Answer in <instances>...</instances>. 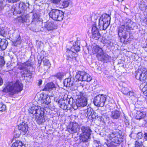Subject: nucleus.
<instances>
[{
	"mask_svg": "<svg viewBox=\"0 0 147 147\" xmlns=\"http://www.w3.org/2000/svg\"><path fill=\"white\" fill-rule=\"evenodd\" d=\"M28 111L33 115H35L36 121L39 124L44 123L47 119V117L44 115L46 109L44 108L33 105L29 108Z\"/></svg>",
	"mask_w": 147,
	"mask_h": 147,
	"instance_id": "nucleus-1",
	"label": "nucleus"
},
{
	"mask_svg": "<svg viewBox=\"0 0 147 147\" xmlns=\"http://www.w3.org/2000/svg\"><path fill=\"white\" fill-rule=\"evenodd\" d=\"M27 3L28 5L22 2H20L18 6L17 5L16 7L14 5L13 6L11 10L14 15L16 16L18 14L22 15V19L23 22L27 21V19L25 14H27L26 10L28 7L29 3Z\"/></svg>",
	"mask_w": 147,
	"mask_h": 147,
	"instance_id": "nucleus-2",
	"label": "nucleus"
},
{
	"mask_svg": "<svg viewBox=\"0 0 147 147\" xmlns=\"http://www.w3.org/2000/svg\"><path fill=\"white\" fill-rule=\"evenodd\" d=\"M131 21L128 18L123 20L122 23L118 28V34L119 37H122L126 39L127 37L128 30H130L131 27Z\"/></svg>",
	"mask_w": 147,
	"mask_h": 147,
	"instance_id": "nucleus-3",
	"label": "nucleus"
},
{
	"mask_svg": "<svg viewBox=\"0 0 147 147\" xmlns=\"http://www.w3.org/2000/svg\"><path fill=\"white\" fill-rule=\"evenodd\" d=\"M23 86L21 83L16 82L13 84L9 82L7 84V85L3 90V92H9L12 95L21 92L22 90Z\"/></svg>",
	"mask_w": 147,
	"mask_h": 147,
	"instance_id": "nucleus-4",
	"label": "nucleus"
},
{
	"mask_svg": "<svg viewBox=\"0 0 147 147\" xmlns=\"http://www.w3.org/2000/svg\"><path fill=\"white\" fill-rule=\"evenodd\" d=\"M92 53L94 54L96 53V56L98 60L106 62L109 60V57L107 54L104 53L102 48L96 45L94 46L92 50Z\"/></svg>",
	"mask_w": 147,
	"mask_h": 147,
	"instance_id": "nucleus-5",
	"label": "nucleus"
},
{
	"mask_svg": "<svg viewBox=\"0 0 147 147\" xmlns=\"http://www.w3.org/2000/svg\"><path fill=\"white\" fill-rule=\"evenodd\" d=\"M81 132L80 136V140L83 142H87L90 139V136L92 131L88 126H83L80 128Z\"/></svg>",
	"mask_w": 147,
	"mask_h": 147,
	"instance_id": "nucleus-6",
	"label": "nucleus"
},
{
	"mask_svg": "<svg viewBox=\"0 0 147 147\" xmlns=\"http://www.w3.org/2000/svg\"><path fill=\"white\" fill-rule=\"evenodd\" d=\"M111 20V17L108 14H104L99 20V26L100 30H105L109 26Z\"/></svg>",
	"mask_w": 147,
	"mask_h": 147,
	"instance_id": "nucleus-7",
	"label": "nucleus"
},
{
	"mask_svg": "<svg viewBox=\"0 0 147 147\" xmlns=\"http://www.w3.org/2000/svg\"><path fill=\"white\" fill-rule=\"evenodd\" d=\"M135 76L136 79L140 80L143 83H145L147 81V70L144 67L141 68L136 71Z\"/></svg>",
	"mask_w": 147,
	"mask_h": 147,
	"instance_id": "nucleus-8",
	"label": "nucleus"
},
{
	"mask_svg": "<svg viewBox=\"0 0 147 147\" xmlns=\"http://www.w3.org/2000/svg\"><path fill=\"white\" fill-rule=\"evenodd\" d=\"M78 96L76 102L77 107L81 108L86 106L87 104V100L85 93L80 92Z\"/></svg>",
	"mask_w": 147,
	"mask_h": 147,
	"instance_id": "nucleus-9",
	"label": "nucleus"
},
{
	"mask_svg": "<svg viewBox=\"0 0 147 147\" xmlns=\"http://www.w3.org/2000/svg\"><path fill=\"white\" fill-rule=\"evenodd\" d=\"M49 15L53 20L58 21H62L64 17V13L56 9H52L49 13Z\"/></svg>",
	"mask_w": 147,
	"mask_h": 147,
	"instance_id": "nucleus-10",
	"label": "nucleus"
},
{
	"mask_svg": "<svg viewBox=\"0 0 147 147\" xmlns=\"http://www.w3.org/2000/svg\"><path fill=\"white\" fill-rule=\"evenodd\" d=\"M75 78L76 81H90L92 77L90 75L83 71H78L76 75Z\"/></svg>",
	"mask_w": 147,
	"mask_h": 147,
	"instance_id": "nucleus-11",
	"label": "nucleus"
},
{
	"mask_svg": "<svg viewBox=\"0 0 147 147\" xmlns=\"http://www.w3.org/2000/svg\"><path fill=\"white\" fill-rule=\"evenodd\" d=\"M106 100V95L99 94L94 97L93 102L95 106L102 107L104 106Z\"/></svg>",
	"mask_w": 147,
	"mask_h": 147,
	"instance_id": "nucleus-12",
	"label": "nucleus"
},
{
	"mask_svg": "<svg viewBox=\"0 0 147 147\" xmlns=\"http://www.w3.org/2000/svg\"><path fill=\"white\" fill-rule=\"evenodd\" d=\"M108 137L112 142L118 144H120L123 141L122 139L121 135L116 134L115 133L114 134L113 132L109 134Z\"/></svg>",
	"mask_w": 147,
	"mask_h": 147,
	"instance_id": "nucleus-13",
	"label": "nucleus"
},
{
	"mask_svg": "<svg viewBox=\"0 0 147 147\" xmlns=\"http://www.w3.org/2000/svg\"><path fill=\"white\" fill-rule=\"evenodd\" d=\"M91 32L92 38L97 40L100 37L101 35L99 33L96 27V25L95 23L93 24L92 26Z\"/></svg>",
	"mask_w": 147,
	"mask_h": 147,
	"instance_id": "nucleus-14",
	"label": "nucleus"
},
{
	"mask_svg": "<svg viewBox=\"0 0 147 147\" xmlns=\"http://www.w3.org/2000/svg\"><path fill=\"white\" fill-rule=\"evenodd\" d=\"M67 130L71 134L76 133L79 130V126L76 122H70L67 128Z\"/></svg>",
	"mask_w": 147,
	"mask_h": 147,
	"instance_id": "nucleus-15",
	"label": "nucleus"
},
{
	"mask_svg": "<svg viewBox=\"0 0 147 147\" xmlns=\"http://www.w3.org/2000/svg\"><path fill=\"white\" fill-rule=\"evenodd\" d=\"M28 127L27 124L24 122H22L18 126L19 130L20 131V133L25 135L26 134L28 131Z\"/></svg>",
	"mask_w": 147,
	"mask_h": 147,
	"instance_id": "nucleus-16",
	"label": "nucleus"
},
{
	"mask_svg": "<svg viewBox=\"0 0 147 147\" xmlns=\"http://www.w3.org/2000/svg\"><path fill=\"white\" fill-rule=\"evenodd\" d=\"M41 102L43 104L48 105L51 102L50 97L46 94H42L40 96Z\"/></svg>",
	"mask_w": 147,
	"mask_h": 147,
	"instance_id": "nucleus-17",
	"label": "nucleus"
},
{
	"mask_svg": "<svg viewBox=\"0 0 147 147\" xmlns=\"http://www.w3.org/2000/svg\"><path fill=\"white\" fill-rule=\"evenodd\" d=\"M74 79V78H66L63 81L64 85L67 87H70L73 85Z\"/></svg>",
	"mask_w": 147,
	"mask_h": 147,
	"instance_id": "nucleus-18",
	"label": "nucleus"
},
{
	"mask_svg": "<svg viewBox=\"0 0 147 147\" xmlns=\"http://www.w3.org/2000/svg\"><path fill=\"white\" fill-rule=\"evenodd\" d=\"M86 114L87 116H91V117L93 119H96V117L98 118L97 117L98 115V114L94 112L93 109L90 108H88Z\"/></svg>",
	"mask_w": 147,
	"mask_h": 147,
	"instance_id": "nucleus-19",
	"label": "nucleus"
},
{
	"mask_svg": "<svg viewBox=\"0 0 147 147\" xmlns=\"http://www.w3.org/2000/svg\"><path fill=\"white\" fill-rule=\"evenodd\" d=\"M57 88L55 86V85L52 82L48 83L45 86L43 90L44 91H50L52 90H56Z\"/></svg>",
	"mask_w": 147,
	"mask_h": 147,
	"instance_id": "nucleus-20",
	"label": "nucleus"
},
{
	"mask_svg": "<svg viewBox=\"0 0 147 147\" xmlns=\"http://www.w3.org/2000/svg\"><path fill=\"white\" fill-rule=\"evenodd\" d=\"M8 44L7 41L4 38H0V50H4L6 48Z\"/></svg>",
	"mask_w": 147,
	"mask_h": 147,
	"instance_id": "nucleus-21",
	"label": "nucleus"
},
{
	"mask_svg": "<svg viewBox=\"0 0 147 147\" xmlns=\"http://www.w3.org/2000/svg\"><path fill=\"white\" fill-rule=\"evenodd\" d=\"M67 52V57L72 59L74 58L75 59H76V57L78 55L76 52L72 50L71 49H68Z\"/></svg>",
	"mask_w": 147,
	"mask_h": 147,
	"instance_id": "nucleus-22",
	"label": "nucleus"
},
{
	"mask_svg": "<svg viewBox=\"0 0 147 147\" xmlns=\"http://www.w3.org/2000/svg\"><path fill=\"white\" fill-rule=\"evenodd\" d=\"M45 27L49 30H52L55 28V25L53 23L51 22H49L45 23Z\"/></svg>",
	"mask_w": 147,
	"mask_h": 147,
	"instance_id": "nucleus-23",
	"label": "nucleus"
},
{
	"mask_svg": "<svg viewBox=\"0 0 147 147\" xmlns=\"http://www.w3.org/2000/svg\"><path fill=\"white\" fill-rule=\"evenodd\" d=\"M128 89L127 88L125 89V90L123 91V94L127 96L130 97H131L132 99H133V98L135 97L134 93L133 91H128Z\"/></svg>",
	"mask_w": 147,
	"mask_h": 147,
	"instance_id": "nucleus-24",
	"label": "nucleus"
},
{
	"mask_svg": "<svg viewBox=\"0 0 147 147\" xmlns=\"http://www.w3.org/2000/svg\"><path fill=\"white\" fill-rule=\"evenodd\" d=\"M120 115V112L117 110H115L112 112L111 117L113 119H117L119 118Z\"/></svg>",
	"mask_w": 147,
	"mask_h": 147,
	"instance_id": "nucleus-25",
	"label": "nucleus"
},
{
	"mask_svg": "<svg viewBox=\"0 0 147 147\" xmlns=\"http://www.w3.org/2000/svg\"><path fill=\"white\" fill-rule=\"evenodd\" d=\"M146 116V113L145 112L140 111H137L136 119H137L140 120L143 119Z\"/></svg>",
	"mask_w": 147,
	"mask_h": 147,
	"instance_id": "nucleus-26",
	"label": "nucleus"
},
{
	"mask_svg": "<svg viewBox=\"0 0 147 147\" xmlns=\"http://www.w3.org/2000/svg\"><path fill=\"white\" fill-rule=\"evenodd\" d=\"M77 43H78V42H76L75 44H74L70 48L72 50L76 52V53L80 50V47Z\"/></svg>",
	"mask_w": 147,
	"mask_h": 147,
	"instance_id": "nucleus-27",
	"label": "nucleus"
},
{
	"mask_svg": "<svg viewBox=\"0 0 147 147\" xmlns=\"http://www.w3.org/2000/svg\"><path fill=\"white\" fill-rule=\"evenodd\" d=\"M32 73L31 71L29 70H25L24 71L23 75L24 77H28L30 78L32 77Z\"/></svg>",
	"mask_w": 147,
	"mask_h": 147,
	"instance_id": "nucleus-28",
	"label": "nucleus"
},
{
	"mask_svg": "<svg viewBox=\"0 0 147 147\" xmlns=\"http://www.w3.org/2000/svg\"><path fill=\"white\" fill-rule=\"evenodd\" d=\"M23 67L27 69L29 68L30 67H31L32 65L31 62L30 61H28L23 64Z\"/></svg>",
	"mask_w": 147,
	"mask_h": 147,
	"instance_id": "nucleus-29",
	"label": "nucleus"
},
{
	"mask_svg": "<svg viewBox=\"0 0 147 147\" xmlns=\"http://www.w3.org/2000/svg\"><path fill=\"white\" fill-rule=\"evenodd\" d=\"M39 18V16L38 14H37L36 13L34 14L32 17V20H31V22L32 23L35 21H37L38 20Z\"/></svg>",
	"mask_w": 147,
	"mask_h": 147,
	"instance_id": "nucleus-30",
	"label": "nucleus"
},
{
	"mask_svg": "<svg viewBox=\"0 0 147 147\" xmlns=\"http://www.w3.org/2000/svg\"><path fill=\"white\" fill-rule=\"evenodd\" d=\"M42 61L44 65L47 66L48 67H50L51 64L48 59L43 58Z\"/></svg>",
	"mask_w": 147,
	"mask_h": 147,
	"instance_id": "nucleus-31",
	"label": "nucleus"
},
{
	"mask_svg": "<svg viewBox=\"0 0 147 147\" xmlns=\"http://www.w3.org/2000/svg\"><path fill=\"white\" fill-rule=\"evenodd\" d=\"M14 144L16 147H25V145L22 142L17 141Z\"/></svg>",
	"mask_w": 147,
	"mask_h": 147,
	"instance_id": "nucleus-32",
	"label": "nucleus"
},
{
	"mask_svg": "<svg viewBox=\"0 0 147 147\" xmlns=\"http://www.w3.org/2000/svg\"><path fill=\"white\" fill-rule=\"evenodd\" d=\"M7 2L6 0H0V9H3L4 6L6 5Z\"/></svg>",
	"mask_w": 147,
	"mask_h": 147,
	"instance_id": "nucleus-33",
	"label": "nucleus"
},
{
	"mask_svg": "<svg viewBox=\"0 0 147 147\" xmlns=\"http://www.w3.org/2000/svg\"><path fill=\"white\" fill-rule=\"evenodd\" d=\"M61 4L63 8H66L68 7L69 3L68 1H65L62 2Z\"/></svg>",
	"mask_w": 147,
	"mask_h": 147,
	"instance_id": "nucleus-34",
	"label": "nucleus"
},
{
	"mask_svg": "<svg viewBox=\"0 0 147 147\" xmlns=\"http://www.w3.org/2000/svg\"><path fill=\"white\" fill-rule=\"evenodd\" d=\"M54 76L60 80L63 78V75L62 73L59 72L56 74Z\"/></svg>",
	"mask_w": 147,
	"mask_h": 147,
	"instance_id": "nucleus-35",
	"label": "nucleus"
},
{
	"mask_svg": "<svg viewBox=\"0 0 147 147\" xmlns=\"http://www.w3.org/2000/svg\"><path fill=\"white\" fill-rule=\"evenodd\" d=\"M6 105L2 103V102L0 103V111H4L6 110Z\"/></svg>",
	"mask_w": 147,
	"mask_h": 147,
	"instance_id": "nucleus-36",
	"label": "nucleus"
},
{
	"mask_svg": "<svg viewBox=\"0 0 147 147\" xmlns=\"http://www.w3.org/2000/svg\"><path fill=\"white\" fill-rule=\"evenodd\" d=\"M142 91L144 95L147 96V83L144 85L142 89Z\"/></svg>",
	"mask_w": 147,
	"mask_h": 147,
	"instance_id": "nucleus-37",
	"label": "nucleus"
},
{
	"mask_svg": "<svg viewBox=\"0 0 147 147\" xmlns=\"http://www.w3.org/2000/svg\"><path fill=\"white\" fill-rule=\"evenodd\" d=\"M135 147H142V142H139L136 141L135 144Z\"/></svg>",
	"mask_w": 147,
	"mask_h": 147,
	"instance_id": "nucleus-38",
	"label": "nucleus"
},
{
	"mask_svg": "<svg viewBox=\"0 0 147 147\" xmlns=\"http://www.w3.org/2000/svg\"><path fill=\"white\" fill-rule=\"evenodd\" d=\"M5 64L3 58L2 57H0V67L3 66Z\"/></svg>",
	"mask_w": 147,
	"mask_h": 147,
	"instance_id": "nucleus-39",
	"label": "nucleus"
},
{
	"mask_svg": "<svg viewBox=\"0 0 147 147\" xmlns=\"http://www.w3.org/2000/svg\"><path fill=\"white\" fill-rule=\"evenodd\" d=\"M59 105V107L63 109L66 110L67 109V105L64 103H63L62 104L61 103V104Z\"/></svg>",
	"mask_w": 147,
	"mask_h": 147,
	"instance_id": "nucleus-40",
	"label": "nucleus"
},
{
	"mask_svg": "<svg viewBox=\"0 0 147 147\" xmlns=\"http://www.w3.org/2000/svg\"><path fill=\"white\" fill-rule=\"evenodd\" d=\"M105 144L108 147H114V146L113 145V144L112 143H109L107 140L106 142H105Z\"/></svg>",
	"mask_w": 147,
	"mask_h": 147,
	"instance_id": "nucleus-41",
	"label": "nucleus"
},
{
	"mask_svg": "<svg viewBox=\"0 0 147 147\" xmlns=\"http://www.w3.org/2000/svg\"><path fill=\"white\" fill-rule=\"evenodd\" d=\"M61 0H51V2L56 4H58Z\"/></svg>",
	"mask_w": 147,
	"mask_h": 147,
	"instance_id": "nucleus-42",
	"label": "nucleus"
},
{
	"mask_svg": "<svg viewBox=\"0 0 147 147\" xmlns=\"http://www.w3.org/2000/svg\"><path fill=\"white\" fill-rule=\"evenodd\" d=\"M16 43L17 44H20L21 43V37L19 36L16 41Z\"/></svg>",
	"mask_w": 147,
	"mask_h": 147,
	"instance_id": "nucleus-43",
	"label": "nucleus"
},
{
	"mask_svg": "<svg viewBox=\"0 0 147 147\" xmlns=\"http://www.w3.org/2000/svg\"><path fill=\"white\" fill-rule=\"evenodd\" d=\"M143 137L142 133L141 132H139L137 134V137L139 139H141Z\"/></svg>",
	"mask_w": 147,
	"mask_h": 147,
	"instance_id": "nucleus-44",
	"label": "nucleus"
},
{
	"mask_svg": "<svg viewBox=\"0 0 147 147\" xmlns=\"http://www.w3.org/2000/svg\"><path fill=\"white\" fill-rule=\"evenodd\" d=\"M20 0H6V1L8 2V3H13L16 2Z\"/></svg>",
	"mask_w": 147,
	"mask_h": 147,
	"instance_id": "nucleus-45",
	"label": "nucleus"
},
{
	"mask_svg": "<svg viewBox=\"0 0 147 147\" xmlns=\"http://www.w3.org/2000/svg\"><path fill=\"white\" fill-rule=\"evenodd\" d=\"M105 43L111 46V40H106L105 41Z\"/></svg>",
	"mask_w": 147,
	"mask_h": 147,
	"instance_id": "nucleus-46",
	"label": "nucleus"
},
{
	"mask_svg": "<svg viewBox=\"0 0 147 147\" xmlns=\"http://www.w3.org/2000/svg\"><path fill=\"white\" fill-rule=\"evenodd\" d=\"M143 140L144 141L147 140V133H144Z\"/></svg>",
	"mask_w": 147,
	"mask_h": 147,
	"instance_id": "nucleus-47",
	"label": "nucleus"
},
{
	"mask_svg": "<svg viewBox=\"0 0 147 147\" xmlns=\"http://www.w3.org/2000/svg\"><path fill=\"white\" fill-rule=\"evenodd\" d=\"M3 83V81L2 78L0 77V85H1Z\"/></svg>",
	"mask_w": 147,
	"mask_h": 147,
	"instance_id": "nucleus-48",
	"label": "nucleus"
},
{
	"mask_svg": "<svg viewBox=\"0 0 147 147\" xmlns=\"http://www.w3.org/2000/svg\"><path fill=\"white\" fill-rule=\"evenodd\" d=\"M42 81L41 80H39L38 82V84L39 85H41L42 84Z\"/></svg>",
	"mask_w": 147,
	"mask_h": 147,
	"instance_id": "nucleus-49",
	"label": "nucleus"
},
{
	"mask_svg": "<svg viewBox=\"0 0 147 147\" xmlns=\"http://www.w3.org/2000/svg\"><path fill=\"white\" fill-rule=\"evenodd\" d=\"M96 142L97 143V144H98V145H99V143H100V142L99 141H96Z\"/></svg>",
	"mask_w": 147,
	"mask_h": 147,
	"instance_id": "nucleus-50",
	"label": "nucleus"
},
{
	"mask_svg": "<svg viewBox=\"0 0 147 147\" xmlns=\"http://www.w3.org/2000/svg\"><path fill=\"white\" fill-rule=\"evenodd\" d=\"M11 147H16L15 145L14 144H12Z\"/></svg>",
	"mask_w": 147,
	"mask_h": 147,
	"instance_id": "nucleus-51",
	"label": "nucleus"
},
{
	"mask_svg": "<svg viewBox=\"0 0 147 147\" xmlns=\"http://www.w3.org/2000/svg\"><path fill=\"white\" fill-rule=\"evenodd\" d=\"M96 147H101V146L100 145H98V146L96 145Z\"/></svg>",
	"mask_w": 147,
	"mask_h": 147,
	"instance_id": "nucleus-52",
	"label": "nucleus"
},
{
	"mask_svg": "<svg viewBox=\"0 0 147 147\" xmlns=\"http://www.w3.org/2000/svg\"><path fill=\"white\" fill-rule=\"evenodd\" d=\"M20 134H18V135H17V137H19V136H20Z\"/></svg>",
	"mask_w": 147,
	"mask_h": 147,
	"instance_id": "nucleus-53",
	"label": "nucleus"
},
{
	"mask_svg": "<svg viewBox=\"0 0 147 147\" xmlns=\"http://www.w3.org/2000/svg\"><path fill=\"white\" fill-rule=\"evenodd\" d=\"M127 123H128V124H129L128 123V122H127Z\"/></svg>",
	"mask_w": 147,
	"mask_h": 147,
	"instance_id": "nucleus-54",
	"label": "nucleus"
}]
</instances>
